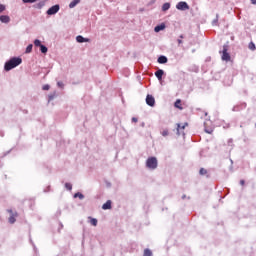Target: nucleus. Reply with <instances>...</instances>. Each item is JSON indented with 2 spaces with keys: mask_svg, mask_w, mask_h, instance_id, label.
Masks as SVG:
<instances>
[{
  "mask_svg": "<svg viewBox=\"0 0 256 256\" xmlns=\"http://www.w3.org/2000/svg\"><path fill=\"white\" fill-rule=\"evenodd\" d=\"M143 256H153V252H151V250H149V249H145Z\"/></svg>",
  "mask_w": 256,
  "mask_h": 256,
  "instance_id": "nucleus-20",
  "label": "nucleus"
},
{
  "mask_svg": "<svg viewBox=\"0 0 256 256\" xmlns=\"http://www.w3.org/2000/svg\"><path fill=\"white\" fill-rule=\"evenodd\" d=\"M248 49H250V51H255L256 47H255V43L250 42L248 45Z\"/></svg>",
  "mask_w": 256,
  "mask_h": 256,
  "instance_id": "nucleus-19",
  "label": "nucleus"
},
{
  "mask_svg": "<svg viewBox=\"0 0 256 256\" xmlns=\"http://www.w3.org/2000/svg\"><path fill=\"white\" fill-rule=\"evenodd\" d=\"M165 74V71L159 69L155 72V77H157L158 81H161L163 79V75Z\"/></svg>",
  "mask_w": 256,
  "mask_h": 256,
  "instance_id": "nucleus-9",
  "label": "nucleus"
},
{
  "mask_svg": "<svg viewBox=\"0 0 256 256\" xmlns=\"http://www.w3.org/2000/svg\"><path fill=\"white\" fill-rule=\"evenodd\" d=\"M0 21L1 23H9V21H11V18L7 15H2L0 16Z\"/></svg>",
  "mask_w": 256,
  "mask_h": 256,
  "instance_id": "nucleus-11",
  "label": "nucleus"
},
{
  "mask_svg": "<svg viewBox=\"0 0 256 256\" xmlns=\"http://www.w3.org/2000/svg\"><path fill=\"white\" fill-rule=\"evenodd\" d=\"M59 9V5H54L47 10V15H55L56 13H59Z\"/></svg>",
  "mask_w": 256,
  "mask_h": 256,
  "instance_id": "nucleus-5",
  "label": "nucleus"
},
{
  "mask_svg": "<svg viewBox=\"0 0 256 256\" xmlns=\"http://www.w3.org/2000/svg\"><path fill=\"white\" fill-rule=\"evenodd\" d=\"M33 51V44L27 46L25 53H31Z\"/></svg>",
  "mask_w": 256,
  "mask_h": 256,
  "instance_id": "nucleus-22",
  "label": "nucleus"
},
{
  "mask_svg": "<svg viewBox=\"0 0 256 256\" xmlns=\"http://www.w3.org/2000/svg\"><path fill=\"white\" fill-rule=\"evenodd\" d=\"M89 219H90V223L93 225V227H97V223H98L97 219L91 218V217H89Z\"/></svg>",
  "mask_w": 256,
  "mask_h": 256,
  "instance_id": "nucleus-18",
  "label": "nucleus"
},
{
  "mask_svg": "<svg viewBox=\"0 0 256 256\" xmlns=\"http://www.w3.org/2000/svg\"><path fill=\"white\" fill-rule=\"evenodd\" d=\"M34 45H35V47H41L43 44H41V40L36 39V40H34Z\"/></svg>",
  "mask_w": 256,
  "mask_h": 256,
  "instance_id": "nucleus-21",
  "label": "nucleus"
},
{
  "mask_svg": "<svg viewBox=\"0 0 256 256\" xmlns=\"http://www.w3.org/2000/svg\"><path fill=\"white\" fill-rule=\"evenodd\" d=\"M102 209H104V211H107V209H111V200H108L106 203H104L102 205Z\"/></svg>",
  "mask_w": 256,
  "mask_h": 256,
  "instance_id": "nucleus-14",
  "label": "nucleus"
},
{
  "mask_svg": "<svg viewBox=\"0 0 256 256\" xmlns=\"http://www.w3.org/2000/svg\"><path fill=\"white\" fill-rule=\"evenodd\" d=\"M199 174L200 175H207V169L201 168L200 171H199Z\"/></svg>",
  "mask_w": 256,
  "mask_h": 256,
  "instance_id": "nucleus-25",
  "label": "nucleus"
},
{
  "mask_svg": "<svg viewBox=\"0 0 256 256\" xmlns=\"http://www.w3.org/2000/svg\"><path fill=\"white\" fill-rule=\"evenodd\" d=\"M65 188H66L68 191H71V189H73V185H71V183H66V184H65Z\"/></svg>",
  "mask_w": 256,
  "mask_h": 256,
  "instance_id": "nucleus-26",
  "label": "nucleus"
},
{
  "mask_svg": "<svg viewBox=\"0 0 256 256\" xmlns=\"http://www.w3.org/2000/svg\"><path fill=\"white\" fill-rule=\"evenodd\" d=\"M23 63V59L20 57H13L8 62L5 63L4 69L5 71H11V69H15V67H19Z\"/></svg>",
  "mask_w": 256,
  "mask_h": 256,
  "instance_id": "nucleus-1",
  "label": "nucleus"
},
{
  "mask_svg": "<svg viewBox=\"0 0 256 256\" xmlns=\"http://www.w3.org/2000/svg\"><path fill=\"white\" fill-rule=\"evenodd\" d=\"M76 41L78 43H89V39L88 38H84L83 36L79 35L76 37Z\"/></svg>",
  "mask_w": 256,
  "mask_h": 256,
  "instance_id": "nucleus-10",
  "label": "nucleus"
},
{
  "mask_svg": "<svg viewBox=\"0 0 256 256\" xmlns=\"http://www.w3.org/2000/svg\"><path fill=\"white\" fill-rule=\"evenodd\" d=\"M42 89H43V91H49V89H50L49 84L44 85Z\"/></svg>",
  "mask_w": 256,
  "mask_h": 256,
  "instance_id": "nucleus-28",
  "label": "nucleus"
},
{
  "mask_svg": "<svg viewBox=\"0 0 256 256\" xmlns=\"http://www.w3.org/2000/svg\"><path fill=\"white\" fill-rule=\"evenodd\" d=\"M240 185H245V180H240Z\"/></svg>",
  "mask_w": 256,
  "mask_h": 256,
  "instance_id": "nucleus-31",
  "label": "nucleus"
},
{
  "mask_svg": "<svg viewBox=\"0 0 256 256\" xmlns=\"http://www.w3.org/2000/svg\"><path fill=\"white\" fill-rule=\"evenodd\" d=\"M74 197L75 198H77V197H79V199H84L85 198V196L82 194V193H76L75 195H74Z\"/></svg>",
  "mask_w": 256,
  "mask_h": 256,
  "instance_id": "nucleus-27",
  "label": "nucleus"
},
{
  "mask_svg": "<svg viewBox=\"0 0 256 256\" xmlns=\"http://www.w3.org/2000/svg\"><path fill=\"white\" fill-rule=\"evenodd\" d=\"M146 103L149 105V107H155V97L153 95H147L146 96Z\"/></svg>",
  "mask_w": 256,
  "mask_h": 256,
  "instance_id": "nucleus-7",
  "label": "nucleus"
},
{
  "mask_svg": "<svg viewBox=\"0 0 256 256\" xmlns=\"http://www.w3.org/2000/svg\"><path fill=\"white\" fill-rule=\"evenodd\" d=\"M161 135L163 137H167L169 135V130L168 129H164L162 132H161Z\"/></svg>",
  "mask_w": 256,
  "mask_h": 256,
  "instance_id": "nucleus-23",
  "label": "nucleus"
},
{
  "mask_svg": "<svg viewBox=\"0 0 256 256\" xmlns=\"http://www.w3.org/2000/svg\"><path fill=\"white\" fill-rule=\"evenodd\" d=\"M5 11V5L0 4V13H3Z\"/></svg>",
  "mask_w": 256,
  "mask_h": 256,
  "instance_id": "nucleus-29",
  "label": "nucleus"
},
{
  "mask_svg": "<svg viewBox=\"0 0 256 256\" xmlns=\"http://www.w3.org/2000/svg\"><path fill=\"white\" fill-rule=\"evenodd\" d=\"M157 158L156 157H149L146 161V167H148V169H157Z\"/></svg>",
  "mask_w": 256,
  "mask_h": 256,
  "instance_id": "nucleus-2",
  "label": "nucleus"
},
{
  "mask_svg": "<svg viewBox=\"0 0 256 256\" xmlns=\"http://www.w3.org/2000/svg\"><path fill=\"white\" fill-rule=\"evenodd\" d=\"M79 3H81V0H73L70 4H69V8L73 9L74 7H77V5H79Z\"/></svg>",
  "mask_w": 256,
  "mask_h": 256,
  "instance_id": "nucleus-12",
  "label": "nucleus"
},
{
  "mask_svg": "<svg viewBox=\"0 0 256 256\" xmlns=\"http://www.w3.org/2000/svg\"><path fill=\"white\" fill-rule=\"evenodd\" d=\"M10 213V217L8 219L9 223H11V225H13V223H15L17 220L15 219V217L18 216L17 212H13V210L9 209L7 210Z\"/></svg>",
  "mask_w": 256,
  "mask_h": 256,
  "instance_id": "nucleus-6",
  "label": "nucleus"
},
{
  "mask_svg": "<svg viewBox=\"0 0 256 256\" xmlns=\"http://www.w3.org/2000/svg\"><path fill=\"white\" fill-rule=\"evenodd\" d=\"M167 57L166 56H160L159 58H158V63H160L161 65H163V64H165V63H167Z\"/></svg>",
  "mask_w": 256,
  "mask_h": 256,
  "instance_id": "nucleus-15",
  "label": "nucleus"
},
{
  "mask_svg": "<svg viewBox=\"0 0 256 256\" xmlns=\"http://www.w3.org/2000/svg\"><path fill=\"white\" fill-rule=\"evenodd\" d=\"M169 9H171V4L164 3L162 6V11H169Z\"/></svg>",
  "mask_w": 256,
  "mask_h": 256,
  "instance_id": "nucleus-17",
  "label": "nucleus"
},
{
  "mask_svg": "<svg viewBox=\"0 0 256 256\" xmlns=\"http://www.w3.org/2000/svg\"><path fill=\"white\" fill-rule=\"evenodd\" d=\"M252 5H256V0H251Z\"/></svg>",
  "mask_w": 256,
  "mask_h": 256,
  "instance_id": "nucleus-33",
  "label": "nucleus"
},
{
  "mask_svg": "<svg viewBox=\"0 0 256 256\" xmlns=\"http://www.w3.org/2000/svg\"><path fill=\"white\" fill-rule=\"evenodd\" d=\"M207 133H211V132L207 131Z\"/></svg>",
  "mask_w": 256,
  "mask_h": 256,
  "instance_id": "nucleus-36",
  "label": "nucleus"
},
{
  "mask_svg": "<svg viewBox=\"0 0 256 256\" xmlns=\"http://www.w3.org/2000/svg\"><path fill=\"white\" fill-rule=\"evenodd\" d=\"M40 51H41V53H47L48 49L46 48L45 45H42V46H40Z\"/></svg>",
  "mask_w": 256,
  "mask_h": 256,
  "instance_id": "nucleus-24",
  "label": "nucleus"
},
{
  "mask_svg": "<svg viewBox=\"0 0 256 256\" xmlns=\"http://www.w3.org/2000/svg\"><path fill=\"white\" fill-rule=\"evenodd\" d=\"M187 123L181 125V124H177V135H185V133L181 132L183 131V129H185L187 127Z\"/></svg>",
  "mask_w": 256,
  "mask_h": 256,
  "instance_id": "nucleus-8",
  "label": "nucleus"
},
{
  "mask_svg": "<svg viewBox=\"0 0 256 256\" xmlns=\"http://www.w3.org/2000/svg\"><path fill=\"white\" fill-rule=\"evenodd\" d=\"M180 39H183V35H180Z\"/></svg>",
  "mask_w": 256,
  "mask_h": 256,
  "instance_id": "nucleus-35",
  "label": "nucleus"
},
{
  "mask_svg": "<svg viewBox=\"0 0 256 256\" xmlns=\"http://www.w3.org/2000/svg\"><path fill=\"white\" fill-rule=\"evenodd\" d=\"M163 29H165V25L161 24V25L156 26L154 28V31H155V33H159V31H163Z\"/></svg>",
  "mask_w": 256,
  "mask_h": 256,
  "instance_id": "nucleus-16",
  "label": "nucleus"
},
{
  "mask_svg": "<svg viewBox=\"0 0 256 256\" xmlns=\"http://www.w3.org/2000/svg\"><path fill=\"white\" fill-rule=\"evenodd\" d=\"M228 51H229V46L224 45L222 52H220L222 53V61H226V62L231 61V55L229 54Z\"/></svg>",
  "mask_w": 256,
  "mask_h": 256,
  "instance_id": "nucleus-3",
  "label": "nucleus"
},
{
  "mask_svg": "<svg viewBox=\"0 0 256 256\" xmlns=\"http://www.w3.org/2000/svg\"><path fill=\"white\" fill-rule=\"evenodd\" d=\"M137 121H138V119H137L136 117H133V118H132V122H133V123H137Z\"/></svg>",
  "mask_w": 256,
  "mask_h": 256,
  "instance_id": "nucleus-30",
  "label": "nucleus"
},
{
  "mask_svg": "<svg viewBox=\"0 0 256 256\" xmlns=\"http://www.w3.org/2000/svg\"><path fill=\"white\" fill-rule=\"evenodd\" d=\"M174 107H176V109H180V111H183V106H181V99L176 100Z\"/></svg>",
  "mask_w": 256,
  "mask_h": 256,
  "instance_id": "nucleus-13",
  "label": "nucleus"
},
{
  "mask_svg": "<svg viewBox=\"0 0 256 256\" xmlns=\"http://www.w3.org/2000/svg\"><path fill=\"white\" fill-rule=\"evenodd\" d=\"M58 87H63V83L62 82H58Z\"/></svg>",
  "mask_w": 256,
  "mask_h": 256,
  "instance_id": "nucleus-32",
  "label": "nucleus"
},
{
  "mask_svg": "<svg viewBox=\"0 0 256 256\" xmlns=\"http://www.w3.org/2000/svg\"><path fill=\"white\" fill-rule=\"evenodd\" d=\"M178 43H179V45H181V43H183V40L178 39Z\"/></svg>",
  "mask_w": 256,
  "mask_h": 256,
  "instance_id": "nucleus-34",
  "label": "nucleus"
},
{
  "mask_svg": "<svg viewBox=\"0 0 256 256\" xmlns=\"http://www.w3.org/2000/svg\"><path fill=\"white\" fill-rule=\"evenodd\" d=\"M176 8H177L179 11H187V10H189V4H187V2H179V3L176 5Z\"/></svg>",
  "mask_w": 256,
  "mask_h": 256,
  "instance_id": "nucleus-4",
  "label": "nucleus"
}]
</instances>
